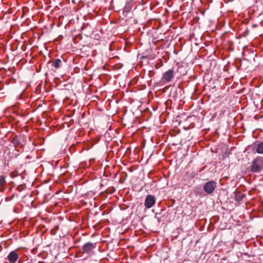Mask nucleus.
Instances as JSON below:
<instances>
[{"label": "nucleus", "mask_w": 263, "mask_h": 263, "mask_svg": "<svg viewBox=\"0 0 263 263\" xmlns=\"http://www.w3.org/2000/svg\"><path fill=\"white\" fill-rule=\"evenodd\" d=\"M263 169V158L261 157H257L254 159L252 162L250 168L252 173L260 172Z\"/></svg>", "instance_id": "1"}, {"label": "nucleus", "mask_w": 263, "mask_h": 263, "mask_svg": "<svg viewBox=\"0 0 263 263\" xmlns=\"http://www.w3.org/2000/svg\"><path fill=\"white\" fill-rule=\"evenodd\" d=\"M216 187V183L212 180L205 183L203 186V189L206 194H210L214 192Z\"/></svg>", "instance_id": "2"}, {"label": "nucleus", "mask_w": 263, "mask_h": 263, "mask_svg": "<svg viewBox=\"0 0 263 263\" xmlns=\"http://www.w3.org/2000/svg\"><path fill=\"white\" fill-rule=\"evenodd\" d=\"M174 77V71L173 69H169L165 72L162 77V81L165 82H170Z\"/></svg>", "instance_id": "3"}, {"label": "nucleus", "mask_w": 263, "mask_h": 263, "mask_svg": "<svg viewBox=\"0 0 263 263\" xmlns=\"http://www.w3.org/2000/svg\"><path fill=\"white\" fill-rule=\"evenodd\" d=\"M156 203L155 197L152 195L146 196L144 201V205L147 209L151 208Z\"/></svg>", "instance_id": "4"}, {"label": "nucleus", "mask_w": 263, "mask_h": 263, "mask_svg": "<svg viewBox=\"0 0 263 263\" xmlns=\"http://www.w3.org/2000/svg\"><path fill=\"white\" fill-rule=\"evenodd\" d=\"M96 247V243L87 242L83 246L82 250L84 253H89Z\"/></svg>", "instance_id": "5"}, {"label": "nucleus", "mask_w": 263, "mask_h": 263, "mask_svg": "<svg viewBox=\"0 0 263 263\" xmlns=\"http://www.w3.org/2000/svg\"><path fill=\"white\" fill-rule=\"evenodd\" d=\"M18 258V254L15 251L11 252L7 256L8 260L11 263H15Z\"/></svg>", "instance_id": "6"}, {"label": "nucleus", "mask_w": 263, "mask_h": 263, "mask_svg": "<svg viewBox=\"0 0 263 263\" xmlns=\"http://www.w3.org/2000/svg\"><path fill=\"white\" fill-rule=\"evenodd\" d=\"M62 61L59 59H56L51 62L52 66H53L56 69H58L61 67Z\"/></svg>", "instance_id": "7"}, {"label": "nucleus", "mask_w": 263, "mask_h": 263, "mask_svg": "<svg viewBox=\"0 0 263 263\" xmlns=\"http://www.w3.org/2000/svg\"><path fill=\"white\" fill-rule=\"evenodd\" d=\"M256 152L258 154H263V142H258V143L256 144Z\"/></svg>", "instance_id": "8"}, {"label": "nucleus", "mask_w": 263, "mask_h": 263, "mask_svg": "<svg viewBox=\"0 0 263 263\" xmlns=\"http://www.w3.org/2000/svg\"><path fill=\"white\" fill-rule=\"evenodd\" d=\"M132 8V4L130 2L127 3L123 9V13H128L131 10Z\"/></svg>", "instance_id": "9"}, {"label": "nucleus", "mask_w": 263, "mask_h": 263, "mask_svg": "<svg viewBox=\"0 0 263 263\" xmlns=\"http://www.w3.org/2000/svg\"><path fill=\"white\" fill-rule=\"evenodd\" d=\"M243 197V195H236L235 197V199L237 201H240L242 200Z\"/></svg>", "instance_id": "10"}, {"label": "nucleus", "mask_w": 263, "mask_h": 263, "mask_svg": "<svg viewBox=\"0 0 263 263\" xmlns=\"http://www.w3.org/2000/svg\"><path fill=\"white\" fill-rule=\"evenodd\" d=\"M5 183V177L4 176H0V186H2Z\"/></svg>", "instance_id": "11"}]
</instances>
